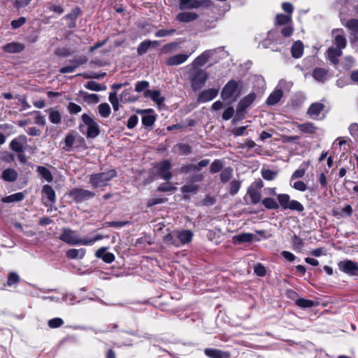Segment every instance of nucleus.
<instances>
[{
	"label": "nucleus",
	"instance_id": "6ab92c4d",
	"mask_svg": "<svg viewBox=\"0 0 358 358\" xmlns=\"http://www.w3.org/2000/svg\"><path fill=\"white\" fill-rule=\"evenodd\" d=\"M144 96L150 98L158 106H161L164 101V97L161 95L159 90H145Z\"/></svg>",
	"mask_w": 358,
	"mask_h": 358
},
{
	"label": "nucleus",
	"instance_id": "ea45409f",
	"mask_svg": "<svg viewBox=\"0 0 358 358\" xmlns=\"http://www.w3.org/2000/svg\"><path fill=\"white\" fill-rule=\"evenodd\" d=\"M151 47V41L145 40L141 42L137 48V52L139 55H143L146 53L149 48Z\"/></svg>",
	"mask_w": 358,
	"mask_h": 358
},
{
	"label": "nucleus",
	"instance_id": "58836bf2",
	"mask_svg": "<svg viewBox=\"0 0 358 358\" xmlns=\"http://www.w3.org/2000/svg\"><path fill=\"white\" fill-rule=\"evenodd\" d=\"M49 120L53 124H59L61 122V115L59 111L52 108L49 109Z\"/></svg>",
	"mask_w": 358,
	"mask_h": 358
},
{
	"label": "nucleus",
	"instance_id": "393cba45",
	"mask_svg": "<svg viewBox=\"0 0 358 358\" xmlns=\"http://www.w3.org/2000/svg\"><path fill=\"white\" fill-rule=\"evenodd\" d=\"M2 179L4 181L12 182L17 180V172L14 169H6L2 172Z\"/></svg>",
	"mask_w": 358,
	"mask_h": 358
},
{
	"label": "nucleus",
	"instance_id": "4be33fe9",
	"mask_svg": "<svg viewBox=\"0 0 358 358\" xmlns=\"http://www.w3.org/2000/svg\"><path fill=\"white\" fill-rule=\"evenodd\" d=\"M107 248L102 247L96 252V257L101 258L106 263H111L115 260V256L111 252H106Z\"/></svg>",
	"mask_w": 358,
	"mask_h": 358
},
{
	"label": "nucleus",
	"instance_id": "0e129e2a",
	"mask_svg": "<svg viewBox=\"0 0 358 358\" xmlns=\"http://www.w3.org/2000/svg\"><path fill=\"white\" fill-rule=\"evenodd\" d=\"M280 32L284 37H289L293 34L294 29L292 26L287 24L281 29Z\"/></svg>",
	"mask_w": 358,
	"mask_h": 358
},
{
	"label": "nucleus",
	"instance_id": "6e6d98bb",
	"mask_svg": "<svg viewBox=\"0 0 358 358\" xmlns=\"http://www.w3.org/2000/svg\"><path fill=\"white\" fill-rule=\"evenodd\" d=\"M345 26L347 28H348L351 31L358 33V20L357 19H350V20H348Z\"/></svg>",
	"mask_w": 358,
	"mask_h": 358
},
{
	"label": "nucleus",
	"instance_id": "bb28decb",
	"mask_svg": "<svg viewBox=\"0 0 358 358\" xmlns=\"http://www.w3.org/2000/svg\"><path fill=\"white\" fill-rule=\"evenodd\" d=\"M66 257L69 259H83L85 255V250L81 249H70L66 251Z\"/></svg>",
	"mask_w": 358,
	"mask_h": 358
},
{
	"label": "nucleus",
	"instance_id": "bf43d9fd",
	"mask_svg": "<svg viewBox=\"0 0 358 358\" xmlns=\"http://www.w3.org/2000/svg\"><path fill=\"white\" fill-rule=\"evenodd\" d=\"M27 22L24 17H20L17 20H14L11 22L10 25L13 29H16L24 25Z\"/></svg>",
	"mask_w": 358,
	"mask_h": 358
},
{
	"label": "nucleus",
	"instance_id": "1a4fd4ad",
	"mask_svg": "<svg viewBox=\"0 0 358 358\" xmlns=\"http://www.w3.org/2000/svg\"><path fill=\"white\" fill-rule=\"evenodd\" d=\"M338 267L340 271L350 275H355L358 271V265L352 260H343L338 263Z\"/></svg>",
	"mask_w": 358,
	"mask_h": 358
},
{
	"label": "nucleus",
	"instance_id": "473e14b6",
	"mask_svg": "<svg viewBox=\"0 0 358 358\" xmlns=\"http://www.w3.org/2000/svg\"><path fill=\"white\" fill-rule=\"evenodd\" d=\"M37 171L48 182H50L53 180L51 172L44 166H38Z\"/></svg>",
	"mask_w": 358,
	"mask_h": 358
},
{
	"label": "nucleus",
	"instance_id": "39448f33",
	"mask_svg": "<svg viewBox=\"0 0 358 358\" xmlns=\"http://www.w3.org/2000/svg\"><path fill=\"white\" fill-rule=\"evenodd\" d=\"M238 96V83L234 80H231L222 90L221 97L223 100H227L229 99H235Z\"/></svg>",
	"mask_w": 358,
	"mask_h": 358
},
{
	"label": "nucleus",
	"instance_id": "20e7f679",
	"mask_svg": "<svg viewBox=\"0 0 358 358\" xmlns=\"http://www.w3.org/2000/svg\"><path fill=\"white\" fill-rule=\"evenodd\" d=\"M59 239L63 242L71 245H84L85 238H81L76 231L69 229V228H63L62 233L59 236Z\"/></svg>",
	"mask_w": 358,
	"mask_h": 358
},
{
	"label": "nucleus",
	"instance_id": "3c124183",
	"mask_svg": "<svg viewBox=\"0 0 358 358\" xmlns=\"http://www.w3.org/2000/svg\"><path fill=\"white\" fill-rule=\"evenodd\" d=\"M223 167V162L220 159L215 160L210 165V171L215 173L220 171Z\"/></svg>",
	"mask_w": 358,
	"mask_h": 358
},
{
	"label": "nucleus",
	"instance_id": "37998d69",
	"mask_svg": "<svg viewBox=\"0 0 358 358\" xmlns=\"http://www.w3.org/2000/svg\"><path fill=\"white\" fill-rule=\"evenodd\" d=\"M98 108H99V113L102 117L106 118L110 115V108L108 103H101L99 106Z\"/></svg>",
	"mask_w": 358,
	"mask_h": 358
},
{
	"label": "nucleus",
	"instance_id": "09e8293b",
	"mask_svg": "<svg viewBox=\"0 0 358 358\" xmlns=\"http://www.w3.org/2000/svg\"><path fill=\"white\" fill-rule=\"evenodd\" d=\"M292 182L293 180H290V185L298 191L305 192L308 188L306 184L301 180Z\"/></svg>",
	"mask_w": 358,
	"mask_h": 358
},
{
	"label": "nucleus",
	"instance_id": "680f3d73",
	"mask_svg": "<svg viewBox=\"0 0 358 358\" xmlns=\"http://www.w3.org/2000/svg\"><path fill=\"white\" fill-rule=\"evenodd\" d=\"M241 187V182L238 180H232L230 183V194L231 195H235L239 191Z\"/></svg>",
	"mask_w": 358,
	"mask_h": 358
},
{
	"label": "nucleus",
	"instance_id": "4468645a",
	"mask_svg": "<svg viewBox=\"0 0 358 358\" xmlns=\"http://www.w3.org/2000/svg\"><path fill=\"white\" fill-rule=\"evenodd\" d=\"M218 94V89L210 88L203 91L198 97L199 102H208L213 100Z\"/></svg>",
	"mask_w": 358,
	"mask_h": 358
},
{
	"label": "nucleus",
	"instance_id": "13d9d810",
	"mask_svg": "<svg viewBox=\"0 0 358 358\" xmlns=\"http://www.w3.org/2000/svg\"><path fill=\"white\" fill-rule=\"evenodd\" d=\"M175 32H176V29H162L157 30L155 32V36L156 37H164L166 36L172 35Z\"/></svg>",
	"mask_w": 358,
	"mask_h": 358
},
{
	"label": "nucleus",
	"instance_id": "c756f323",
	"mask_svg": "<svg viewBox=\"0 0 358 358\" xmlns=\"http://www.w3.org/2000/svg\"><path fill=\"white\" fill-rule=\"evenodd\" d=\"M42 192L43 195L49 200V201L54 203L56 200L55 192L52 187L48 185H45L43 187Z\"/></svg>",
	"mask_w": 358,
	"mask_h": 358
},
{
	"label": "nucleus",
	"instance_id": "49530a36",
	"mask_svg": "<svg viewBox=\"0 0 358 358\" xmlns=\"http://www.w3.org/2000/svg\"><path fill=\"white\" fill-rule=\"evenodd\" d=\"M278 173L276 171H271L270 169H262V175L264 179L266 180H273L277 176Z\"/></svg>",
	"mask_w": 358,
	"mask_h": 358
},
{
	"label": "nucleus",
	"instance_id": "f03ea898",
	"mask_svg": "<svg viewBox=\"0 0 358 358\" xmlns=\"http://www.w3.org/2000/svg\"><path fill=\"white\" fill-rule=\"evenodd\" d=\"M116 176L115 170L106 172L92 174L90 176V182L94 188L102 187L108 185V182Z\"/></svg>",
	"mask_w": 358,
	"mask_h": 358
},
{
	"label": "nucleus",
	"instance_id": "5fc2aeb1",
	"mask_svg": "<svg viewBox=\"0 0 358 358\" xmlns=\"http://www.w3.org/2000/svg\"><path fill=\"white\" fill-rule=\"evenodd\" d=\"M155 117L152 115H145L142 117V123L145 127H150L155 123Z\"/></svg>",
	"mask_w": 358,
	"mask_h": 358
},
{
	"label": "nucleus",
	"instance_id": "a18cd8bd",
	"mask_svg": "<svg viewBox=\"0 0 358 358\" xmlns=\"http://www.w3.org/2000/svg\"><path fill=\"white\" fill-rule=\"evenodd\" d=\"M85 87L92 91L99 92L106 90V86H101L94 81H89L85 85Z\"/></svg>",
	"mask_w": 358,
	"mask_h": 358
},
{
	"label": "nucleus",
	"instance_id": "423d86ee",
	"mask_svg": "<svg viewBox=\"0 0 358 358\" xmlns=\"http://www.w3.org/2000/svg\"><path fill=\"white\" fill-rule=\"evenodd\" d=\"M82 119L84 124L87 127L86 136L88 138H94L99 134V128L97 123L87 114H83Z\"/></svg>",
	"mask_w": 358,
	"mask_h": 358
},
{
	"label": "nucleus",
	"instance_id": "4d7b16f0",
	"mask_svg": "<svg viewBox=\"0 0 358 358\" xmlns=\"http://www.w3.org/2000/svg\"><path fill=\"white\" fill-rule=\"evenodd\" d=\"M76 136L73 134H68L65 138V148L64 149L67 151L70 150V148L73 145L75 142Z\"/></svg>",
	"mask_w": 358,
	"mask_h": 358
},
{
	"label": "nucleus",
	"instance_id": "603ef678",
	"mask_svg": "<svg viewBox=\"0 0 358 358\" xmlns=\"http://www.w3.org/2000/svg\"><path fill=\"white\" fill-rule=\"evenodd\" d=\"M199 186L194 184H188L182 187L181 189L183 193L194 194L197 192Z\"/></svg>",
	"mask_w": 358,
	"mask_h": 358
},
{
	"label": "nucleus",
	"instance_id": "5701e85b",
	"mask_svg": "<svg viewBox=\"0 0 358 358\" xmlns=\"http://www.w3.org/2000/svg\"><path fill=\"white\" fill-rule=\"evenodd\" d=\"M199 15L195 13L192 12H182L176 15V20L180 22H190L196 20Z\"/></svg>",
	"mask_w": 358,
	"mask_h": 358
},
{
	"label": "nucleus",
	"instance_id": "412c9836",
	"mask_svg": "<svg viewBox=\"0 0 358 358\" xmlns=\"http://www.w3.org/2000/svg\"><path fill=\"white\" fill-rule=\"evenodd\" d=\"M189 55L187 54H178L173 55L166 59V64L168 66L179 65L185 62L187 59Z\"/></svg>",
	"mask_w": 358,
	"mask_h": 358
},
{
	"label": "nucleus",
	"instance_id": "e433bc0d",
	"mask_svg": "<svg viewBox=\"0 0 358 358\" xmlns=\"http://www.w3.org/2000/svg\"><path fill=\"white\" fill-rule=\"evenodd\" d=\"M313 76L318 81H323L327 77V71L325 69H315Z\"/></svg>",
	"mask_w": 358,
	"mask_h": 358
},
{
	"label": "nucleus",
	"instance_id": "f8f14e48",
	"mask_svg": "<svg viewBox=\"0 0 358 358\" xmlns=\"http://www.w3.org/2000/svg\"><path fill=\"white\" fill-rule=\"evenodd\" d=\"M82 11L80 7L76 6L73 8L71 13L66 14L64 18L69 20V22L67 24V27L69 29H73L76 27L77 18L81 15Z\"/></svg>",
	"mask_w": 358,
	"mask_h": 358
},
{
	"label": "nucleus",
	"instance_id": "774afa93",
	"mask_svg": "<svg viewBox=\"0 0 358 358\" xmlns=\"http://www.w3.org/2000/svg\"><path fill=\"white\" fill-rule=\"evenodd\" d=\"M68 109L71 114H77L81 111V107L75 103H70Z\"/></svg>",
	"mask_w": 358,
	"mask_h": 358
},
{
	"label": "nucleus",
	"instance_id": "72a5a7b5",
	"mask_svg": "<svg viewBox=\"0 0 358 358\" xmlns=\"http://www.w3.org/2000/svg\"><path fill=\"white\" fill-rule=\"evenodd\" d=\"M164 242L170 245H173L175 247H179L178 243L177 241V237L176 236V231L173 233H169L164 236Z\"/></svg>",
	"mask_w": 358,
	"mask_h": 358
},
{
	"label": "nucleus",
	"instance_id": "69168bd1",
	"mask_svg": "<svg viewBox=\"0 0 358 358\" xmlns=\"http://www.w3.org/2000/svg\"><path fill=\"white\" fill-rule=\"evenodd\" d=\"M149 87V83L148 81H140L138 82L135 86V90L137 92H141L145 90Z\"/></svg>",
	"mask_w": 358,
	"mask_h": 358
},
{
	"label": "nucleus",
	"instance_id": "c03bdc74",
	"mask_svg": "<svg viewBox=\"0 0 358 358\" xmlns=\"http://www.w3.org/2000/svg\"><path fill=\"white\" fill-rule=\"evenodd\" d=\"M334 44L336 45V48L342 50L346 46V38L343 35H336L334 40Z\"/></svg>",
	"mask_w": 358,
	"mask_h": 358
},
{
	"label": "nucleus",
	"instance_id": "8fccbe9b",
	"mask_svg": "<svg viewBox=\"0 0 358 358\" xmlns=\"http://www.w3.org/2000/svg\"><path fill=\"white\" fill-rule=\"evenodd\" d=\"M109 101L111 103L113 108L115 111H117L119 110V99L117 97L116 92H110L109 94Z\"/></svg>",
	"mask_w": 358,
	"mask_h": 358
},
{
	"label": "nucleus",
	"instance_id": "ddd939ff",
	"mask_svg": "<svg viewBox=\"0 0 358 358\" xmlns=\"http://www.w3.org/2000/svg\"><path fill=\"white\" fill-rule=\"evenodd\" d=\"M208 0H179L180 9L198 8L205 5Z\"/></svg>",
	"mask_w": 358,
	"mask_h": 358
},
{
	"label": "nucleus",
	"instance_id": "b1692460",
	"mask_svg": "<svg viewBox=\"0 0 358 358\" xmlns=\"http://www.w3.org/2000/svg\"><path fill=\"white\" fill-rule=\"evenodd\" d=\"M3 49L6 52L18 53L24 50V45L20 43L11 42L6 44Z\"/></svg>",
	"mask_w": 358,
	"mask_h": 358
},
{
	"label": "nucleus",
	"instance_id": "a19ab883",
	"mask_svg": "<svg viewBox=\"0 0 358 358\" xmlns=\"http://www.w3.org/2000/svg\"><path fill=\"white\" fill-rule=\"evenodd\" d=\"M73 51L67 47L57 48L55 50V55L60 57H66L71 55Z\"/></svg>",
	"mask_w": 358,
	"mask_h": 358
},
{
	"label": "nucleus",
	"instance_id": "a878e982",
	"mask_svg": "<svg viewBox=\"0 0 358 358\" xmlns=\"http://www.w3.org/2000/svg\"><path fill=\"white\" fill-rule=\"evenodd\" d=\"M292 55L294 58H300L303 53V44L301 41L294 42L291 49Z\"/></svg>",
	"mask_w": 358,
	"mask_h": 358
},
{
	"label": "nucleus",
	"instance_id": "c85d7f7f",
	"mask_svg": "<svg viewBox=\"0 0 358 358\" xmlns=\"http://www.w3.org/2000/svg\"><path fill=\"white\" fill-rule=\"evenodd\" d=\"M25 195L23 192H17L13 194L3 197L1 201L3 203L18 202L24 199Z\"/></svg>",
	"mask_w": 358,
	"mask_h": 358
},
{
	"label": "nucleus",
	"instance_id": "7ed1b4c3",
	"mask_svg": "<svg viewBox=\"0 0 358 358\" xmlns=\"http://www.w3.org/2000/svg\"><path fill=\"white\" fill-rule=\"evenodd\" d=\"M278 201L280 206L285 209H289L298 212H302L304 210L303 206L296 200H290V197L287 194H280L277 196Z\"/></svg>",
	"mask_w": 358,
	"mask_h": 358
},
{
	"label": "nucleus",
	"instance_id": "f3484780",
	"mask_svg": "<svg viewBox=\"0 0 358 358\" xmlns=\"http://www.w3.org/2000/svg\"><path fill=\"white\" fill-rule=\"evenodd\" d=\"M204 353L210 358H229L231 357V354L229 352L213 348L205 349Z\"/></svg>",
	"mask_w": 358,
	"mask_h": 358
},
{
	"label": "nucleus",
	"instance_id": "052dcab7",
	"mask_svg": "<svg viewBox=\"0 0 358 358\" xmlns=\"http://www.w3.org/2000/svg\"><path fill=\"white\" fill-rule=\"evenodd\" d=\"M64 324L62 319L59 317H55L48 321V325L50 328L55 329L61 327Z\"/></svg>",
	"mask_w": 358,
	"mask_h": 358
},
{
	"label": "nucleus",
	"instance_id": "f257e3e1",
	"mask_svg": "<svg viewBox=\"0 0 358 358\" xmlns=\"http://www.w3.org/2000/svg\"><path fill=\"white\" fill-rule=\"evenodd\" d=\"M208 78V76L206 71L201 69H190L189 79L194 90L196 91L201 89L204 85Z\"/></svg>",
	"mask_w": 358,
	"mask_h": 358
},
{
	"label": "nucleus",
	"instance_id": "864d4df0",
	"mask_svg": "<svg viewBox=\"0 0 358 358\" xmlns=\"http://www.w3.org/2000/svg\"><path fill=\"white\" fill-rule=\"evenodd\" d=\"M20 278L19 275L14 272H11L9 273L8 280H7V285L11 287L19 282Z\"/></svg>",
	"mask_w": 358,
	"mask_h": 358
},
{
	"label": "nucleus",
	"instance_id": "de8ad7c7",
	"mask_svg": "<svg viewBox=\"0 0 358 358\" xmlns=\"http://www.w3.org/2000/svg\"><path fill=\"white\" fill-rule=\"evenodd\" d=\"M264 206L268 209H277L278 208V203L272 198H266L262 201Z\"/></svg>",
	"mask_w": 358,
	"mask_h": 358
},
{
	"label": "nucleus",
	"instance_id": "e2e57ef3",
	"mask_svg": "<svg viewBox=\"0 0 358 358\" xmlns=\"http://www.w3.org/2000/svg\"><path fill=\"white\" fill-rule=\"evenodd\" d=\"M306 166L303 168H300V169L296 170L292 175L291 180H294L295 179L301 178L303 177V176L305 175V173H306Z\"/></svg>",
	"mask_w": 358,
	"mask_h": 358
},
{
	"label": "nucleus",
	"instance_id": "9b49d317",
	"mask_svg": "<svg viewBox=\"0 0 358 358\" xmlns=\"http://www.w3.org/2000/svg\"><path fill=\"white\" fill-rule=\"evenodd\" d=\"M176 236L179 247L189 243L193 237V233L190 230L176 231Z\"/></svg>",
	"mask_w": 358,
	"mask_h": 358
},
{
	"label": "nucleus",
	"instance_id": "2eb2a0df",
	"mask_svg": "<svg viewBox=\"0 0 358 358\" xmlns=\"http://www.w3.org/2000/svg\"><path fill=\"white\" fill-rule=\"evenodd\" d=\"M342 55V50L340 48H336L335 47H330L327 51V58L334 65H337L339 62V57Z\"/></svg>",
	"mask_w": 358,
	"mask_h": 358
},
{
	"label": "nucleus",
	"instance_id": "0eeeda50",
	"mask_svg": "<svg viewBox=\"0 0 358 358\" xmlns=\"http://www.w3.org/2000/svg\"><path fill=\"white\" fill-rule=\"evenodd\" d=\"M215 50H208L202 52L192 63V67H201L210 60L215 59Z\"/></svg>",
	"mask_w": 358,
	"mask_h": 358
},
{
	"label": "nucleus",
	"instance_id": "c9c22d12",
	"mask_svg": "<svg viewBox=\"0 0 358 358\" xmlns=\"http://www.w3.org/2000/svg\"><path fill=\"white\" fill-rule=\"evenodd\" d=\"M255 237V235L250 233H243L234 236V239L240 243H249L251 242Z\"/></svg>",
	"mask_w": 358,
	"mask_h": 358
},
{
	"label": "nucleus",
	"instance_id": "7c9ffc66",
	"mask_svg": "<svg viewBox=\"0 0 358 358\" xmlns=\"http://www.w3.org/2000/svg\"><path fill=\"white\" fill-rule=\"evenodd\" d=\"M292 22V17L289 15L277 14L275 16V25H287Z\"/></svg>",
	"mask_w": 358,
	"mask_h": 358
},
{
	"label": "nucleus",
	"instance_id": "338daca9",
	"mask_svg": "<svg viewBox=\"0 0 358 358\" xmlns=\"http://www.w3.org/2000/svg\"><path fill=\"white\" fill-rule=\"evenodd\" d=\"M234 114V108L230 106L228 107L223 113L222 114V118L224 120H230Z\"/></svg>",
	"mask_w": 358,
	"mask_h": 358
},
{
	"label": "nucleus",
	"instance_id": "aec40b11",
	"mask_svg": "<svg viewBox=\"0 0 358 358\" xmlns=\"http://www.w3.org/2000/svg\"><path fill=\"white\" fill-rule=\"evenodd\" d=\"M324 106L321 103H313L308 109L307 114L313 119H316L321 111L324 110Z\"/></svg>",
	"mask_w": 358,
	"mask_h": 358
},
{
	"label": "nucleus",
	"instance_id": "dca6fc26",
	"mask_svg": "<svg viewBox=\"0 0 358 358\" xmlns=\"http://www.w3.org/2000/svg\"><path fill=\"white\" fill-rule=\"evenodd\" d=\"M282 82H280L276 87L275 90L268 97L266 103L270 106L276 104L282 96V92L281 90Z\"/></svg>",
	"mask_w": 358,
	"mask_h": 358
},
{
	"label": "nucleus",
	"instance_id": "a211bd4d",
	"mask_svg": "<svg viewBox=\"0 0 358 358\" xmlns=\"http://www.w3.org/2000/svg\"><path fill=\"white\" fill-rule=\"evenodd\" d=\"M255 94L252 93L246 96H245L243 99L240 101L238 103V107H237V112L238 113H242L247 108H248L255 101Z\"/></svg>",
	"mask_w": 358,
	"mask_h": 358
},
{
	"label": "nucleus",
	"instance_id": "4c0bfd02",
	"mask_svg": "<svg viewBox=\"0 0 358 358\" xmlns=\"http://www.w3.org/2000/svg\"><path fill=\"white\" fill-rule=\"evenodd\" d=\"M21 138L13 139L10 143V148L17 152H21L24 150V143L20 141Z\"/></svg>",
	"mask_w": 358,
	"mask_h": 358
},
{
	"label": "nucleus",
	"instance_id": "cd10ccee",
	"mask_svg": "<svg viewBox=\"0 0 358 358\" xmlns=\"http://www.w3.org/2000/svg\"><path fill=\"white\" fill-rule=\"evenodd\" d=\"M297 127L301 131L306 134H313L317 131V127L313 123L307 122L304 124H297Z\"/></svg>",
	"mask_w": 358,
	"mask_h": 358
},
{
	"label": "nucleus",
	"instance_id": "2f4dec72",
	"mask_svg": "<svg viewBox=\"0 0 358 358\" xmlns=\"http://www.w3.org/2000/svg\"><path fill=\"white\" fill-rule=\"evenodd\" d=\"M248 193L253 204H257L262 199V195L258 190L255 189L253 187H250L248 189Z\"/></svg>",
	"mask_w": 358,
	"mask_h": 358
},
{
	"label": "nucleus",
	"instance_id": "79ce46f5",
	"mask_svg": "<svg viewBox=\"0 0 358 358\" xmlns=\"http://www.w3.org/2000/svg\"><path fill=\"white\" fill-rule=\"evenodd\" d=\"M296 304L302 308H308L313 307L316 303L312 300L299 299L296 301Z\"/></svg>",
	"mask_w": 358,
	"mask_h": 358
},
{
	"label": "nucleus",
	"instance_id": "9d476101",
	"mask_svg": "<svg viewBox=\"0 0 358 358\" xmlns=\"http://www.w3.org/2000/svg\"><path fill=\"white\" fill-rule=\"evenodd\" d=\"M157 174L164 180H169L172 178L171 170V163L167 161H163L159 163L157 166Z\"/></svg>",
	"mask_w": 358,
	"mask_h": 358
},
{
	"label": "nucleus",
	"instance_id": "6e6552de",
	"mask_svg": "<svg viewBox=\"0 0 358 358\" xmlns=\"http://www.w3.org/2000/svg\"><path fill=\"white\" fill-rule=\"evenodd\" d=\"M95 193L90 190L75 188L70 192V196L73 198L77 203H80L93 198Z\"/></svg>",
	"mask_w": 358,
	"mask_h": 358
},
{
	"label": "nucleus",
	"instance_id": "f704fd0d",
	"mask_svg": "<svg viewBox=\"0 0 358 358\" xmlns=\"http://www.w3.org/2000/svg\"><path fill=\"white\" fill-rule=\"evenodd\" d=\"M233 176V169L231 167H227L222 170L220 173V180L225 183L229 181Z\"/></svg>",
	"mask_w": 358,
	"mask_h": 358
}]
</instances>
